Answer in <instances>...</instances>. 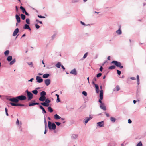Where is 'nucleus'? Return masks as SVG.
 I'll list each match as a JSON object with an SVG mask.
<instances>
[{"label": "nucleus", "instance_id": "obj_33", "mask_svg": "<svg viewBox=\"0 0 146 146\" xmlns=\"http://www.w3.org/2000/svg\"><path fill=\"white\" fill-rule=\"evenodd\" d=\"M48 111L50 113L52 112L53 111V110L51 107H48Z\"/></svg>", "mask_w": 146, "mask_h": 146}, {"label": "nucleus", "instance_id": "obj_44", "mask_svg": "<svg viewBox=\"0 0 146 146\" xmlns=\"http://www.w3.org/2000/svg\"><path fill=\"white\" fill-rule=\"evenodd\" d=\"M5 113H6V115H7V116H9V114H8V112H7L8 110H7V109L6 108H5Z\"/></svg>", "mask_w": 146, "mask_h": 146}, {"label": "nucleus", "instance_id": "obj_63", "mask_svg": "<svg viewBox=\"0 0 146 146\" xmlns=\"http://www.w3.org/2000/svg\"><path fill=\"white\" fill-rule=\"evenodd\" d=\"M117 73H121V71H119L118 70H117Z\"/></svg>", "mask_w": 146, "mask_h": 146}, {"label": "nucleus", "instance_id": "obj_54", "mask_svg": "<svg viewBox=\"0 0 146 146\" xmlns=\"http://www.w3.org/2000/svg\"><path fill=\"white\" fill-rule=\"evenodd\" d=\"M103 69V68L102 66H101L100 68V70L101 72H102V70Z\"/></svg>", "mask_w": 146, "mask_h": 146}, {"label": "nucleus", "instance_id": "obj_64", "mask_svg": "<svg viewBox=\"0 0 146 146\" xmlns=\"http://www.w3.org/2000/svg\"><path fill=\"white\" fill-rule=\"evenodd\" d=\"M16 9L17 12L18 11V7L17 6H16L15 7Z\"/></svg>", "mask_w": 146, "mask_h": 146}, {"label": "nucleus", "instance_id": "obj_15", "mask_svg": "<svg viewBox=\"0 0 146 146\" xmlns=\"http://www.w3.org/2000/svg\"><path fill=\"white\" fill-rule=\"evenodd\" d=\"M50 82V80L49 79H47L45 80V83L46 85L48 86L49 85Z\"/></svg>", "mask_w": 146, "mask_h": 146}, {"label": "nucleus", "instance_id": "obj_42", "mask_svg": "<svg viewBox=\"0 0 146 146\" xmlns=\"http://www.w3.org/2000/svg\"><path fill=\"white\" fill-rule=\"evenodd\" d=\"M26 23L28 24H29L30 23V20L29 19H26Z\"/></svg>", "mask_w": 146, "mask_h": 146}, {"label": "nucleus", "instance_id": "obj_1", "mask_svg": "<svg viewBox=\"0 0 146 146\" xmlns=\"http://www.w3.org/2000/svg\"><path fill=\"white\" fill-rule=\"evenodd\" d=\"M48 127L50 130H54L56 128V126L54 123H52L50 121L48 122Z\"/></svg>", "mask_w": 146, "mask_h": 146}, {"label": "nucleus", "instance_id": "obj_24", "mask_svg": "<svg viewBox=\"0 0 146 146\" xmlns=\"http://www.w3.org/2000/svg\"><path fill=\"white\" fill-rule=\"evenodd\" d=\"M40 108L42 110V113H46V112L44 108L41 106H40Z\"/></svg>", "mask_w": 146, "mask_h": 146}, {"label": "nucleus", "instance_id": "obj_53", "mask_svg": "<svg viewBox=\"0 0 146 146\" xmlns=\"http://www.w3.org/2000/svg\"><path fill=\"white\" fill-rule=\"evenodd\" d=\"M102 99H101L100 98V99H99V102L100 103V104H103V103H102V101H101V100H102Z\"/></svg>", "mask_w": 146, "mask_h": 146}, {"label": "nucleus", "instance_id": "obj_52", "mask_svg": "<svg viewBox=\"0 0 146 146\" xmlns=\"http://www.w3.org/2000/svg\"><path fill=\"white\" fill-rule=\"evenodd\" d=\"M56 102H60V100L59 98H57V100H56Z\"/></svg>", "mask_w": 146, "mask_h": 146}, {"label": "nucleus", "instance_id": "obj_31", "mask_svg": "<svg viewBox=\"0 0 146 146\" xmlns=\"http://www.w3.org/2000/svg\"><path fill=\"white\" fill-rule=\"evenodd\" d=\"M110 120L111 121L114 123L116 119L114 117H111L110 118Z\"/></svg>", "mask_w": 146, "mask_h": 146}, {"label": "nucleus", "instance_id": "obj_58", "mask_svg": "<svg viewBox=\"0 0 146 146\" xmlns=\"http://www.w3.org/2000/svg\"><path fill=\"white\" fill-rule=\"evenodd\" d=\"M80 23L82 25H85V23L84 22H82V21H80Z\"/></svg>", "mask_w": 146, "mask_h": 146}, {"label": "nucleus", "instance_id": "obj_26", "mask_svg": "<svg viewBox=\"0 0 146 146\" xmlns=\"http://www.w3.org/2000/svg\"><path fill=\"white\" fill-rule=\"evenodd\" d=\"M78 135L77 134H73L72 136V138L73 139H76L78 138Z\"/></svg>", "mask_w": 146, "mask_h": 146}, {"label": "nucleus", "instance_id": "obj_21", "mask_svg": "<svg viewBox=\"0 0 146 146\" xmlns=\"http://www.w3.org/2000/svg\"><path fill=\"white\" fill-rule=\"evenodd\" d=\"M23 28L24 29H27L30 31L31 30V29L29 27V25L26 24L25 25Z\"/></svg>", "mask_w": 146, "mask_h": 146}, {"label": "nucleus", "instance_id": "obj_27", "mask_svg": "<svg viewBox=\"0 0 146 146\" xmlns=\"http://www.w3.org/2000/svg\"><path fill=\"white\" fill-rule=\"evenodd\" d=\"M20 9L22 10L23 13H25L26 12L25 9L22 6H21Z\"/></svg>", "mask_w": 146, "mask_h": 146}, {"label": "nucleus", "instance_id": "obj_38", "mask_svg": "<svg viewBox=\"0 0 146 146\" xmlns=\"http://www.w3.org/2000/svg\"><path fill=\"white\" fill-rule=\"evenodd\" d=\"M143 145L141 141L139 142L138 144L136 146H142Z\"/></svg>", "mask_w": 146, "mask_h": 146}, {"label": "nucleus", "instance_id": "obj_60", "mask_svg": "<svg viewBox=\"0 0 146 146\" xmlns=\"http://www.w3.org/2000/svg\"><path fill=\"white\" fill-rule=\"evenodd\" d=\"M25 15H27L29 16V14L28 13H27L26 11L25 13Z\"/></svg>", "mask_w": 146, "mask_h": 146}, {"label": "nucleus", "instance_id": "obj_13", "mask_svg": "<svg viewBox=\"0 0 146 146\" xmlns=\"http://www.w3.org/2000/svg\"><path fill=\"white\" fill-rule=\"evenodd\" d=\"M19 31V29L18 28H16L14 31L13 35V36H15L17 35Z\"/></svg>", "mask_w": 146, "mask_h": 146}, {"label": "nucleus", "instance_id": "obj_4", "mask_svg": "<svg viewBox=\"0 0 146 146\" xmlns=\"http://www.w3.org/2000/svg\"><path fill=\"white\" fill-rule=\"evenodd\" d=\"M26 92L27 94V95L28 97V100L29 101L32 99L33 98V94L31 92L27 90L26 91Z\"/></svg>", "mask_w": 146, "mask_h": 146}, {"label": "nucleus", "instance_id": "obj_16", "mask_svg": "<svg viewBox=\"0 0 146 146\" xmlns=\"http://www.w3.org/2000/svg\"><path fill=\"white\" fill-rule=\"evenodd\" d=\"M120 90V88L119 86L117 85L116 87L113 89V91H118Z\"/></svg>", "mask_w": 146, "mask_h": 146}, {"label": "nucleus", "instance_id": "obj_62", "mask_svg": "<svg viewBox=\"0 0 146 146\" xmlns=\"http://www.w3.org/2000/svg\"><path fill=\"white\" fill-rule=\"evenodd\" d=\"M130 79L132 80H134L135 79V78L134 77H132L130 78Z\"/></svg>", "mask_w": 146, "mask_h": 146}, {"label": "nucleus", "instance_id": "obj_14", "mask_svg": "<svg viewBox=\"0 0 146 146\" xmlns=\"http://www.w3.org/2000/svg\"><path fill=\"white\" fill-rule=\"evenodd\" d=\"M93 84L95 86L96 88V91L97 93H98L99 92V90L98 86L97 84H95L94 82H93Z\"/></svg>", "mask_w": 146, "mask_h": 146}, {"label": "nucleus", "instance_id": "obj_55", "mask_svg": "<svg viewBox=\"0 0 146 146\" xmlns=\"http://www.w3.org/2000/svg\"><path fill=\"white\" fill-rule=\"evenodd\" d=\"M132 122V121L130 119H129L128 120V123H131Z\"/></svg>", "mask_w": 146, "mask_h": 146}, {"label": "nucleus", "instance_id": "obj_48", "mask_svg": "<svg viewBox=\"0 0 146 146\" xmlns=\"http://www.w3.org/2000/svg\"><path fill=\"white\" fill-rule=\"evenodd\" d=\"M87 53H86L84 54L83 57V58H85L86 57L87 55Z\"/></svg>", "mask_w": 146, "mask_h": 146}, {"label": "nucleus", "instance_id": "obj_28", "mask_svg": "<svg viewBox=\"0 0 146 146\" xmlns=\"http://www.w3.org/2000/svg\"><path fill=\"white\" fill-rule=\"evenodd\" d=\"M61 65V63L60 62H58L56 65V66L58 68H59L60 67Z\"/></svg>", "mask_w": 146, "mask_h": 146}, {"label": "nucleus", "instance_id": "obj_56", "mask_svg": "<svg viewBox=\"0 0 146 146\" xmlns=\"http://www.w3.org/2000/svg\"><path fill=\"white\" fill-rule=\"evenodd\" d=\"M34 79L33 78H32L31 79H30L29 80H28V81H30L31 82H32L33 80Z\"/></svg>", "mask_w": 146, "mask_h": 146}, {"label": "nucleus", "instance_id": "obj_50", "mask_svg": "<svg viewBox=\"0 0 146 146\" xmlns=\"http://www.w3.org/2000/svg\"><path fill=\"white\" fill-rule=\"evenodd\" d=\"M35 27L37 29H38L40 28V26L37 24L35 25Z\"/></svg>", "mask_w": 146, "mask_h": 146}, {"label": "nucleus", "instance_id": "obj_18", "mask_svg": "<svg viewBox=\"0 0 146 146\" xmlns=\"http://www.w3.org/2000/svg\"><path fill=\"white\" fill-rule=\"evenodd\" d=\"M103 90H101L100 92V97L101 99H102L103 98Z\"/></svg>", "mask_w": 146, "mask_h": 146}, {"label": "nucleus", "instance_id": "obj_22", "mask_svg": "<svg viewBox=\"0 0 146 146\" xmlns=\"http://www.w3.org/2000/svg\"><path fill=\"white\" fill-rule=\"evenodd\" d=\"M54 117L55 119L58 120L61 118L57 114H56L54 115Z\"/></svg>", "mask_w": 146, "mask_h": 146}, {"label": "nucleus", "instance_id": "obj_57", "mask_svg": "<svg viewBox=\"0 0 146 146\" xmlns=\"http://www.w3.org/2000/svg\"><path fill=\"white\" fill-rule=\"evenodd\" d=\"M61 66L62 68L63 69V70H64L65 69V67L62 65H61Z\"/></svg>", "mask_w": 146, "mask_h": 146}, {"label": "nucleus", "instance_id": "obj_46", "mask_svg": "<svg viewBox=\"0 0 146 146\" xmlns=\"http://www.w3.org/2000/svg\"><path fill=\"white\" fill-rule=\"evenodd\" d=\"M55 123L56 124V125L58 126H60V123L59 122H55Z\"/></svg>", "mask_w": 146, "mask_h": 146}, {"label": "nucleus", "instance_id": "obj_2", "mask_svg": "<svg viewBox=\"0 0 146 146\" xmlns=\"http://www.w3.org/2000/svg\"><path fill=\"white\" fill-rule=\"evenodd\" d=\"M111 63L114 64L117 67H119L121 69L123 68V66L121 65V64L120 62L116 61H113Z\"/></svg>", "mask_w": 146, "mask_h": 146}, {"label": "nucleus", "instance_id": "obj_40", "mask_svg": "<svg viewBox=\"0 0 146 146\" xmlns=\"http://www.w3.org/2000/svg\"><path fill=\"white\" fill-rule=\"evenodd\" d=\"M15 59H13L10 63V65L13 64L15 62Z\"/></svg>", "mask_w": 146, "mask_h": 146}, {"label": "nucleus", "instance_id": "obj_49", "mask_svg": "<svg viewBox=\"0 0 146 146\" xmlns=\"http://www.w3.org/2000/svg\"><path fill=\"white\" fill-rule=\"evenodd\" d=\"M102 74H98L96 76L97 77H99L102 75Z\"/></svg>", "mask_w": 146, "mask_h": 146}, {"label": "nucleus", "instance_id": "obj_3", "mask_svg": "<svg viewBox=\"0 0 146 146\" xmlns=\"http://www.w3.org/2000/svg\"><path fill=\"white\" fill-rule=\"evenodd\" d=\"M45 102H42L41 104L45 107H48L49 105V103L50 102V100L48 98L45 99Z\"/></svg>", "mask_w": 146, "mask_h": 146}, {"label": "nucleus", "instance_id": "obj_43", "mask_svg": "<svg viewBox=\"0 0 146 146\" xmlns=\"http://www.w3.org/2000/svg\"><path fill=\"white\" fill-rule=\"evenodd\" d=\"M76 70L75 69H74L71 70L70 73H76Z\"/></svg>", "mask_w": 146, "mask_h": 146}, {"label": "nucleus", "instance_id": "obj_51", "mask_svg": "<svg viewBox=\"0 0 146 146\" xmlns=\"http://www.w3.org/2000/svg\"><path fill=\"white\" fill-rule=\"evenodd\" d=\"M105 114L107 117H110V115L108 113L105 112Z\"/></svg>", "mask_w": 146, "mask_h": 146}, {"label": "nucleus", "instance_id": "obj_11", "mask_svg": "<svg viewBox=\"0 0 146 146\" xmlns=\"http://www.w3.org/2000/svg\"><path fill=\"white\" fill-rule=\"evenodd\" d=\"M100 108L103 110L105 111L106 110V107L104 103L100 104Z\"/></svg>", "mask_w": 146, "mask_h": 146}, {"label": "nucleus", "instance_id": "obj_39", "mask_svg": "<svg viewBox=\"0 0 146 146\" xmlns=\"http://www.w3.org/2000/svg\"><path fill=\"white\" fill-rule=\"evenodd\" d=\"M9 53V51L8 50L4 52V54L6 56H7Z\"/></svg>", "mask_w": 146, "mask_h": 146}, {"label": "nucleus", "instance_id": "obj_35", "mask_svg": "<svg viewBox=\"0 0 146 146\" xmlns=\"http://www.w3.org/2000/svg\"><path fill=\"white\" fill-rule=\"evenodd\" d=\"M137 84L138 85L139 84V76L138 75H137Z\"/></svg>", "mask_w": 146, "mask_h": 146}, {"label": "nucleus", "instance_id": "obj_41", "mask_svg": "<svg viewBox=\"0 0 146 146\" xmlns=\"http://www.w3.org/2000/svg\"><path fill=\"white\" fill-rule=\"evenodd\" d=\"M28 64L29 66L31 67H33V64L32 62H30L27 63Z\"/></svg>", "mask_w": 146, "mask_h": 146}, {"label": "nucleus", "instance_id": "obj_32", "mask_svg": "<svg viewBox=\"0 0 146 146\" xmlns=\"http://www.w3.org/2000/svg\"><path fill=\"white\" fill-rule=\"evenodd\" d=\"M118 76L121 78H123L124 77L123 74H118Z\"/></svg>", "mask_w": 146, "mask_h": 146}, {"label": "nucleus", "instance_id": "obj_34", "mask_svg": "<svg viewBox=\"0 0 146 146\" xmlns=\"http://www.w3.org/2000/svg\"><path fill=\"white\" fill-rule=\"evenodd\" d=\"M21 18L22 20H24L25 19L26 17L25 16L24 14H21Z\"/></svg>", "mask_w": 146, "mask_h": 146}, {"label": "nucleus", "instance_id": "obj_5", "mask_svg": "<svg viewBox=\"0 0 146 146\" xmlns=\"http://www.w3.org/2000/svg\"><path fill=\"white\" fill-rule=\"evenodd\" d=\"M17 98V96L16 97L11 98H7V99L10 101L12 102L15 103H17L18 102L19 100H18V99Z\"/></svg>", "mask_w": 146, "mask_h": 146}, {"label": "nucleus", "instance_id": "obj_37", "mask_svg": "<svg viewBox=\"0 0 146 146\" xmlns=\"http://www.w3.org/2000/svg\"><path fill=\"white\" fill-rule=\"evenodd\" d=\"M33 93L35 95H37L38 92V91L37 90H34L32 91Z\"/></svg>", "mask_w": 146, "mask_h": 146}, {"label": "nucleus", "instance_id": "obj_8", "mask_svg": "<svg viewBox=\"0 0 146 146\" xmlns=\"http://www.w3.org/2000/svg\"><path fill=\"white\" fill-rule=\"evenodd\" d=\"M22 124V123L21 122H20L18 119H17L16 122V124L19 127L21 131H22V129L21 128Z\"/></svg>", "mask_w": 146, "mask_h": 146}, {"label": "nucleus", "instance_id": "obj_12", "mask_svg": "<svg viewBox=\"0 0 146 146\" xmlns=\"http://www.w3.org/2000/svg\"><path fill=\"white\" fill-rule=\"evenodd\" d=\"M36 80L38 83H41L43 81V80L41 77L39 76H37L36 77Z\"/></svg>", "mask_w": 146, "mask_h": 146}, {"label": "nucleus", "instance_id": "obj_30", "mask_svg": "<svg viewBox=\"0 0 146 146\" xmlns=\"http://www.w3.org/2000/svg\"><path fill=\"white\" fill-rule=\"evenodd\" d=\"M12 60V57L11 56H9L7 58V60L8 61H11Z\"/></svg>", "mask_w": 146, "mask_h": 146}, {"label": "nucleus", "instance_id": "obj_10", "mask_svg": "<svg viewBox=\"0 0 146 146\" xmlns=\"http://www.w3.org/2000/svg\"><path fill=\"white\" fill-rule=\"evenodd\" d=\"M90 117H86L84 120L83 122L85 124H86L88 121L92 118V117L90 116Z\"/></svg>", "mask_w": 146, "mask_h": 146}, {"label": "nucleus", "instance_id": "obj_47", "mask_svg": "<svg viewBox=\"0 0 146 146\" xmlns=\"http://www.w3.org/2000/svg\"><path fill=\"white\" fill-rule=\"evenodd\" d=\"M38 17L40 18H45V17H44V16H42L41 15H38Z\"/></svg>", "mask_w": 146, "mask_h": 146}, {"label": "nucleus", "instance_id": "obj_6", "mask_svg": "<svg viewBox=\"0 0 146 146\" xmlns=\"http://www.w3.org/2000/svg\"><path fill=\"white\" fill-rule=\"evenodd\" d=\"M97 127H104V123L103 121L98 122L96 123Z\"/></svg>", "mask_w": 146, "mask_h": 146}, {"label": "nucleus", "instance_id": "obj_17", "mask_svg": "<svg viewBox=\"0 0 146 146\" xmlns=\"http://www.w3.org/2000/svg\"><path fill=\"white\" fill-rule=\"evenodd\" d=\"M15 17L16 20L18 23L20 22V18L17 14H16L15 15Z\"/></svg>", "mask_w": 146, "mask_h": 146}, {"label": "nucleus", "instance_id": "obj_36", "mask_svg": "<svg viewBox=\"0 0 146 146\" xmlns=\"http://www.w3.org/2000/svg\"><path fill=\"white\" fill-rule=\"evenodd\" d=\"M116 67L115 66L112 65L110 67L108 68L109 69H114Z\"/></svg>", "mask_w": 146, "mask_h": 146}, {"label": "nucleus", "instance_id": "obj_61", "mask_svg": "<svg viewBox=\"0 0 146 146\" xmlns=\"http://www.w3.org/2000/svg\"><path fill=\"white\" fill-rule=\"evenodd\" d=\"M107 59L108 60H110V56H108L107 58Z\"/></svg>", "mask_w": 146, "mask_h": 146}, {"label": "nucleus", "instance_id": "obj_7", "mask_svg": "<svg viewBox=\"0 0 146 146\" xmlns=\"http://www.w3.org/2000/svg\"><path fill=\"white\" fill-rule=\"evenodd\" d=\"M17 98L18 99V100H26L27 98L24 95H21L19 96H17Z\"/></svg>", "mask_w": 146, "mask_h": 146}, {"label": "nucleus", "instance_id": "obj_59", "mask_svg": "<svg viewBox=\"0 0 146 146\" xmlns=\"http://www.w3.org/2000/svg\"><path fill=\"white\" fill-rule=\"evenodd\" d=\"M44 123H45V125L47 124V123H46V119L45 118H44Z\"/></svg>", "mask_w": 146, "mask_h": 146}, {"label": "nucleus", "instance_id": "obj_20", "mask_svg": "<svg viewBox=\"0 0 146 146\" xmlns=\"http://www.w3.org/2000/svg\"><path fill=\"white\" fill-rule=\"evenodd\" d=\"M39 103H31L30 102L29 105V106L31 107L32 106L35 105H39Z\"/></svg>", "mask_w": 146, "mask_h": 146}, {"label": "nucleus", "instance_id": "obj_45", "mask_svg": "<svg viewBox=\"0 0 146 146\" xmlns=\"http://www.w3.org/2000/svg\"><path fill=\"white\" fill-rule=\"evenodd\" d=\"M82 94L85 96H86L87 95V92L85 91H83L82 92Z\"/></svg>", "mask_w": 146, "mask_h": 146}, {"label": "nucleus", "instance_id": "obj_19", "mask_svg": "<svg viewBox=\"0 0 146 146\" xmlns=\"http://www.w3.org/2000/svg\"><path fill=\"white\" fill-rule=\"evenodd\" d=\"M46 98L45 96H40L39 98V100L41 101L44 102L45 101Z\"/></svg>", "mask_w": 146, "mask_h": 146}, {"label": "nucleus", "instance_id": "obj_23", "mask_svg": "<svg viewBox=\"0 0 146 146\" xmlns=\"http://www.w3.org/2000/svg\"><path fill=\"white\" fill-rule=\"evenodd\" d=\"M121 26H119V29L118 30H117L116 31V33L118 34H121Z\"/></svg>", "mask_w": 146, "mask_h": 146}, {"label": "nucleus", "instance_id": "obj_25", "mask_svg": "<svg viewBox=\"0 0 146 146\" xmlns=\"http://www.w3.org/2000/svg\"><path fill=\"white\" fill-rule=\"evenodd\" d=\"M40 96H45L46 95V93L44 91H42L40 93Z\"/></svg>", "mask_w": 146, "mask_h": 146}, {"label": "nucleus", "instance_id": "obj_29", "mask_svg": "<svg viewBox=\"0 0 146 146\" xmlns=\"http://www.w3.org/2000/svg\"><path fill=\"white\" fill-rule=\"evenodd\" d=\"M50 75L49 74H45L43 75V77L44 78H46L49 76Z\"/></svg>", "mask_w": 146, "mask_h": 146}, {"label": "nucleus", "instance_id": "obj_9", "mask_svg": "<svg viewBox=\"0 0 146 146\" xmlns=\"http://www.w3.org/2000/svg\"><path fill=\"white\" fill-rule=\"evenodd\" d=\"M9 104L12 106H24V104H15L12 102H10Z\"/></svg>", "mask_w": 146, "mask_h": 146}]
</instances>
